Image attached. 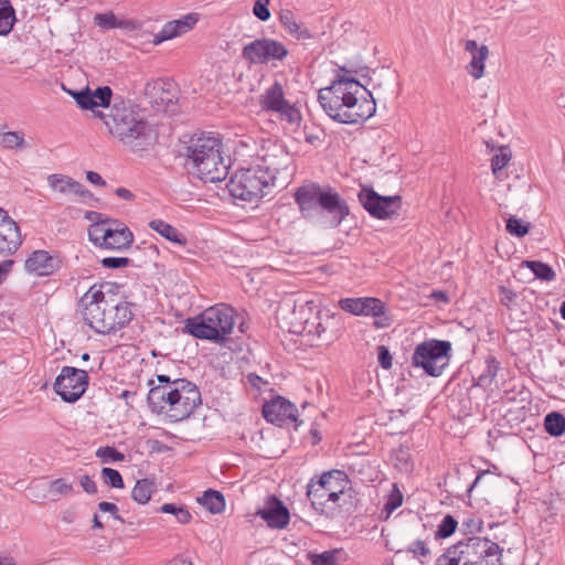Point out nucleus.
I'll return each instance as SVG.
<instances>
[{"mask_svg":"<svg viewBox=\"0 0 565 565\" xmlns=\"http://www.w3.org/2000/svg\"><path fill=\"white\" fill-rule=\"evenodd\" d=\"M78 107L88 109L99 117L108 132L134 151H141L153 145L157 135L143 118L122 99L111 105L113 90L109 86L90 90L88 87L70 92Z\"/></svg>","mask_w":565,"mask_h":565,"instance_id":"f257e3e1","label":"nucleus"},{"mask_svg":"<svg viewBox=\"0 0 565 565\" xmlns=\"http://www.w3.org/2000/svg\"><path fill=\"white\" fill-rule=\"evenodd\" d=\"M318 100L327 115L341 124H358L372 117L376 103L371 94L353 77L338 76L330 86L319 90Z\"/></svg>","mask_w":565,"mask_h":565,"instance_id":"f03ea898","label":"nucleus"},{"mask_svg":"<svg viewBox=\"0 0 565 565\" xmlns=\"http://www.w3.org/2000/svg\"><path fill=\"white\" fill-rule=\"evenodd\" d=\"M148 405L151 412L163 414L173 422L186 419L202 403L198 386L185 379L157 375L148 381Z\"/></svg>","mask_w":565,"mask_h":565,"instance_id":"7ed1b4c3","label":"nucleus"},{"mask_svg":"<svg viewBox=\"0 0 565 565\" xmlns=\"http://www.w3.org/2000/svg\"><path fill=\"white\" fill-rule=\"evenodd\" d=\"M78 306L85 323L102 334L115 332L132 319L130 305L120 301L107 285H93Z\"/></svg>","mask_w":565,"mask_h":565,"instance_id":"20e7f679","label":"nucleus"},{"mask_svg":"<svg viewBox=\"0 0 565 565\" xmlns=\"http://www.w3.org/2000/svg\"><path fill=\"white\" fill-rule=\"evenodd\" d=\"M188 171L203 182H220L226 179L230 158L224 154L222 140L212 135L193 136L185 151Z\"/></svg>","mask_w":565,"mask_h":565,"instance_id":"39448f33","label":"nucleus"},{"mask_svg":"<svg viewBox=\"0 0 565 565\" xmlns=\"http://www.w3.org/2000/svg\"><path fill=\"white\" fill-rule=\"evenodd\" d=\"M295 200L305 217H324L323 223L331 228L338 227L349 214L347 202L331 188L303 185L296 191Z\"/></svg>","mask_w":565,"mask_h":565,"instance_id":"423d86ee","label":"nucleus"},{"mask_svg":"<svg viewBox=\"0 0 565 565\" xmlns=\"http://www.w3.org/2000/svg\"><path fill=\"white\" fill-rule=\"evenodd\" d=\"M502 548L491 540L469 536L449 546L435 565H501Z\"/></svg>","mask_w":565,"mask_h":565,"instance_id":"0eeeda50","label":"nucleus"},{"mask_svg":"<svg viewBox=\"0 0 565 565\" xmlns=\"http://www.w3.org/2000/svg\"><path fill=\"white\" fill-rule=\"evenodd\" d=\"M235 326L232 307L220 303L205 309L200 316L188 320L186 329L198 339L224 342Z\"/></svg>","mask_w":565,"mask_h":565,"instance_id":"6e6552de","label":"nucleus"},{"mask_svg":"<svg viewBox=\"0 0 565 565\" xmlns=\"http://www.w3.org/2000/svg\"><path fill=\"white\" fill-rule=\"evenodd\" d=\"M285 319L288 331L307 338L310 345L327 340L320 310L313 301L296 300L292 310Z\"/></svg>","mask_w":565,"mask_h":565,"instance_id":"1a4fd4ad","label":"nucleus"},{"mask_svg":"<svg viewBox=\"0 0 565 565\" xmlns=\"http://www.w3.org/2000/svg\"><path fill=\"white\" fill-rule=\"evenodd\" d=\"M275 177L262 173L254 164L236 171L227 183L230 194L241 201L255 202L268 194L274 186Z\"/></svg>","mask_w":565,"mask_h":565,"instance_id":"9d476101","label":"nucleus"},{"mask_svg":"<svg viewBox=\"0 0 565 565\" xmlns=\"http://www.w3.org/2000/svg\"><path fill=\"white\" fill-rule=\"evenodd\" d=\"M290 162V154L281 143L266 140L257 150L253 164L262 170V173L267 172L270 177H275L274 186L282 189L289 183L291 177Z\"/></svg>","mask_w":565,"mask_h":565,"instance_id":"9b49d317","label":"nucleus"},{"mask_svg":"<svg viewBox=\"0 0 565 565\" xmlns=\"http://www.w3.org/2000/svg\"><path fill=\"white\" fill-rule=\"evenodd\" d=\"M349 484L350 480L343 471L331 470L324 472L317 481L310 480L307 486V495L317 511H323L329 502L340 505L341 495L344 494Z\"/></svg>","mask_w":565,"mask_h":565,"instance_id":"f8f14e48","label":"nucleus"},{"mask_svg":"<svg viewBox=\"0 0 565 565\" xmlns=\"http://www.w3.org/2000/svg\"><path fill=\"white\" fill-rule=\"evenodd\" d=\"M259 105L264 110L276 113L281 120L289 125H300L301 114L294 104L285 98V92L279 82H275L259 96Z\"/></svg>","mask_w":565,"mask_h":565,"instance_id":"ddd939ff","label":"nucleus"},{"mask_svg":"<svg viewBox=\"0 0 565 565\" xmlns=\"http://www.w3.org/2000/svg\"><path fill=\"white\" fill-rule=\"evenodd\" d=\"M88 375L86 371L63 366L54 382V391L64 402H76L86 391Z\"/></svg>","mask_w":565,"mask_h":565,"instance_id":"4468645a","label":"nucleus"},{"mask_svg":"<svg viewBox=\"0 0 565 565\" xmlns=\"http://www.w3.org/2000/svg\"><path fill=\"white\" fill-rule=\"evenodd\" d=\"M288 53L287 47L281 42L269 38L254 40L242 50L243 58L252 64L282 61Z\"/></svg>","mask_w":565,"mask_h":565,"instance_id":"2eb2a0df","label":"nucleus"},{"mask_svg":"<svg viewBox=\"0 0 565 565\" xmlns=\"http://www.w3.org/2000/svg\"><path fill=\"white\" fill-rule=\"evenodd\" d=\"M359 200L364 209L374 217L387 218L401 209V196H383L372 189L362 188Z\"/></svg>","mask_w":565,"mask_h":565,"instance_id":"dca6fc26","label":"nucleus"},{"mask_svg":"<svg viewBox=\"0 0 565 565\" xmlns=\"http://www.w3.org/2000/svg\"><path fill=\"white\" fill-rule=\"evenodd\" d=\"M451 343L446 340H426V375L439 376L449 365Z\"/></svg>","mask_w":565,"mask_h":565,"instance_id":"f3484780","label":"nucleus"},{"mask_svg":"<svg viewBox=\"0 0 565 565\" xmlns=\"http://www.w3.org/2000/svg\"><path fill=\"white\" fill-rule=\"evenodd\" d=\"M255 514L270 529H286L290 521L289 510L276 495L267 497L265 507L258 509Z\"/></svg>","mask_w":565,"mask_h":565,"instance_id":"a211bd4d","label":"nucleus"},{"mask_svg":"<svg viewBox=\"0 0 565 565\" xmlns=\"http://www.w3.org/2000/svg\"><path fill=\"white\" fill-rule=\"evenodd\" d=\"M47 184L54 192L63 194L72 200L86 202L92 199V193L85 186L68 175L53 173L47 177Z\"/></svg>","mask_w":565,"mask_h":565,"instance_id":"6ab92c4d","label":"nucleus"},{"mask_svg":"<svg viewBox=\"0 0 565 565\" xmlns=\"http://www.w3.org/2000/svg\"><path fill=\"white\" fill-rule=\"evenodd\" d=\"M263 416L268 422L297 423L299 413L294 403L282 396H276L263 405Z\"/></svg>","mask_w":565,"mask_h":565,"instance_id":"aec40b11","label":"nucleus"},{"mask_svg":"<svg viewBox=\"0 0 565 565\" xmlns=\"http://www.w3.org/2000/svg\"><path fill=\"white\" fill-rule=\"evenodd\" d=\"M22 239L17 223L0 207V254L10 255L18 250Z\"/></svg>","mask_w":565,"mask_h":565,"instance_id":"412c9836","label":"nucleus"},{"mask_svg":"<svg viewBox=\"0 0 565 565\" xmlns=\"http://www.w3.org/2000/svg\"><path fill=\"white\" fill-rule=\"evenodd\" d=\"M199 21L196 13H189L178 20L167 22L162 29L154 34L153 44H160L164 41L180 36L194 28Z\"/></svg>","mask_w":565,"mask_h":565,"instance_id":"4be33fe9","label":"nucleus"},{"mask_svg":"<svg viewBox=\"0 0 565 565\" xmlns=\"http://www.w3.org/2000/svg\"><path fill=\"white\" fill-rule=\"evenodd\" d=\"M24 267L36 276H49L58 268V262L46 250H35L25 260Z\"/></svg>","mask_w":565,"mask_h":565,"instance_id":"5701e85b","label":"nucleus"},{"mask_svg":"<svg viewBox=\"0 0 565 565\" xmlns=\"http://www.w3.org/2000/svg\"><path fill=\"white\" fill-rule=\"evenodd\" d=\"M362 315L374 318V327L377 329L387 328L392 323L387 306L380 299L373 297H362Z\"/></svg>","mask_w":565,"mask_h":565,"instance_id":"b1692460","label":"nucleus"},{"mask_svg":"<svg viewBox=\"0 0 565 565\" xmlns=\"http://www.w3.org/2000/svg\"><path fill=\"white\" fill-rule=\"evenodd\" d=\"M466 52L470 53L471 61L467 65L468 73L475 78L479 79L484 73V62L489 55L487 45H478L475 40H467L465 42Z\"/></svg>","mask_w":565,"mask_h":565,"instance_id":"393cba45","label":"nucleus"},{"mask_svg":"<svg viewBox=\"0 0 565 565\" xmlns=\"http://www.w3.org/2000/svg\"><path fill=\"white\" fill-rule=\"evenodd\" d=\"M134 241V235L130 230L117 220L111 221L109 227V238H106L105 248L108 249H126Z\"/></svg>","mask_w":565,"mask_h":565,"instance_id":"a878e982","label":"nucleus"},{"mask_svg":"<svg viewBox=\"0 0 565 565\" xmlns=\"http://www.w3.org/2000/svg\"><path fill=\"white\" fill-rule=\"evenodd\" d=\"M279 21L285 31L295 39L302 41L312 39L310 31L297 19L291 10H281Z\"/></svg>","mask_w":565,"mask_h":565,"instance_id":"bb28decb","label":"nucleus"},{"mask_svg":"<svg viewBox=\"0 0 565 565\" xmlns=\"http://www.w3.org/2000/svg\"><path fill=\"white\" fill-rule=\"evenodd\" d=\"M149 227L172 243H177L179 245L186 244L185 236L183 234H181L174 226L168 224L163 220L150 221Z\"/></svg>","mask_w":565,"mask_h":565,"instance_id":"cd10ccee","label":"nucleus"},{"mask_svg":"<svg viewBox=\"0 0 565 565\" xmlns=\"http://www.w3.org/2000/svg\"><path fill=\"white\" fill-rule=\"evenodd\" d=\"M210 513L217 514L225 509L224 495L216 490L209 489L203 492L202 497L198 499Z\"/></svg>","mask_w":565,"mask_h":565,"instance_id":"c85d7f7f","label":"nucleus"},{"mask_svg":"<svg viewBox=\"0 0 565 565\" xmlns=\"http://www.w3.org/2000/svg\"><path fill=\"white\" fill-rule=\"evenodd\" d=\"M113 220L96 221L88 228L89 241L100 247H105L106 238H109V227Z\"/></svg>","mask_w":565,"mask_h":565,"instance_id":"c756f323","label":"nucleus"},{"mask_svg":"<svg viewBox=\"0 0 565 565\" xmlns=\"http://www.w3.org/2000/svg\"><path fill=\"white\" fill-rule=\"evenodd\" d=\"M156 491V484L153 481L145 478L136 482L131 491V498L139 504H146L149 502L151 494Z\"/></svg>","mask_w":565,"mask_h":565,"instance_id":"7c9ffc66","label":"nucleus"},{"mask_svg":"<svg viewBox=\"0 0 565 565\" xmlns=\"http://www.w3.org/2000/svg\"><path fill=\"white\" fill-rule=\"evenodd\" d=\"M15 22V12L9 0H0V35H7Z\"/></svg>","mask_w":565,"mask_h":565,"instance_id":"2f4dec72","label":"nucleus"},{"mask_svg":"<svg viewBox=\"0 0 565 565\" xmlns=\"http://www.w3.org/2000/svg\"><path fill=\"white\" fill-rule=\"evenodd\" d=\"M499 369V361L492 355L487 356L486 370L478 376L477 385L481 387H489L493 383Z\"/></svg>","mask_w":565,"mask_h":565,"instance_id":"473e14b6","label":"nucleus"},{"mask_svg":"<svg viewBox=\"0 0 565 565\" xmlns=\"http://www.w3.org/2000/svg\"><path fill=\"white\" fill-rule=\"evenodd\" d=\"M524 265L531 269L534 276L544 281H553L556 278V273L547 264L539 260H526Z\"/></svg>","mask_w":565,"mask_h":565,"instance_id":"72a5a7b5","label":"nucleus"},{"mask_svg":"<svg viewBox=\"0 0 565 565\" xmlns=\"http://www.w3.org/2000/svg\"><path fill=\"white\" fill-rule=\"evenodd\" d=\"M457 526L458 521L452 515H445L435 532V539L440 540L451 536L457 530Z\"/></svg>","mask_w":565,"mask_h":565,"instance_id":"f704fd0d","label":"nucleus"},{"mask_svg":"<svg viewBox=\"0 0 565 565\" xmlns=\"http://www.w3.org/2000/svg\"><path fill=\"white\" fill-rule=\"evenodd\" d=\"M159 511L173 514L181 524H188L192 519L190 511L185 507H177L173 503H164L160 507Z\"/></svg>","mask_w":565,"mask_h":565,"instance_id":"c9c22d12","label":"nucleus"},{"mask_svg":"<svg viewBox=\"0 0 565 565\" xmlns=\"http://www.w3.org/2000/svg\"><path fill=\"white\" fill-rule=\"evenodd\" d=\"M0 146L6 149L24 147V135L20 131H8L0 135Z\"/></svg>","mask_w":565,"mask_h":565,"instance_id":"e433bc0d","label":"nucleus"},{"mask_svg":"<svg viewBox=\"0 0 565 565\" xmlns=\"http://www.w3.org/2000/svg\"><path fill=\"white\" fill-rule=\"evenodd\" d=\"M530 228V222H524L523 220L518 218L516 216H510L507 220L508 233L516 237H524L529 233Z\"/></svg>","mask_w":565,"mask_h":565,"instance_id":"4c0bfd02","label":"nucleus"},{"mask_svg":"<svg viewBox=\"0 0 565 565\" xmlns=\"http://www.w3.org/2000/svg\"><path fill=\"white\" fill-rule=\"evenodd\" d=\"M100 476L105 484L111 488L122 489L125 487L124 479L120 472L116 469L103 468L100 471Z\"/></svg>","mask_w":565,"mask_h":565,"instance_id":"58836bf2","label":"nucleus"},{"mask_svg":"<svg viewBox=\"0 0 565 565\" xmlns=\"http://www.w3.org/2000/svg\"><path fill=\"white\" fill-rule=\"evenodd\" d=\"M96 457L99 458L103 463L122 461L125 459L124 454L109 446L99 447L96 450Z\"/></svg>","mask_w":565,"mask_h":565,"instance_id":"ea45409f","label":"nucleus"},{"mask_svg":"<svg viewBox=\"0 0 565 565\" xmlns=\"http://www.w3.org/2000/svg\"><path fill=\"white\" fill-rule=\"evenodd\" d=\"M362 297L361 298H343L339 300V307L354 316H361L362 310Z\"/></svg>","mask_w":565,"mask_h":565,"instance_id":"a19ab883","label":"nucleus"},{"mask_svg":"<svg viewBox=\"0 0 565 565\" xmlns=\"http://www.w3.org/2000/svg\"><path fill=\"white\" fill-rule=\"evenodd\" d=\"M511 159V154L505 150L501 149L500 153H497L491 159V169L495 178H499L501 170L508 164Z\"/></svg>","mask_w":565,"mask_h":565,"instance_id":"79ce46f5","label":"nucleus"},{"mask_svg":"<svg viewBox=\"0 0 565 565\" xmlns=\"http://www.w3.org/2000/svg\"><path fill=\"white\" fill-rule=\"evenodd\" d=\"M49 491L53 495H68L73 492V486L64 479H56L50 483Z\"/></svg>","mask_w":565,"mask_h":565,"instance_id":"37998d69","label":"nucleus"},{"mask_svg":"<svg viewBox=\"0 0 565 565\" xmlns=\"http://www.w3.org/2000/svg\"><path fill=\"white\" fill-rule=\"evenodd\" d=\"M309 559L312 565H337L335 551H326L321 554H311Z\"/></svg>","mask_w":565,"mask_h":565,"instance_id":"c03bdc74","label":"nucleus"},{"mask_svg":"<svg viewBox=\"0 0 565 565\" xmlns=\"http://www.w3.org/2000/svg\"><path fill=\"white\" fill-rule=\"evenodd\" d=\"M482 527L483 521L478 516H469L461 522V531L463 533H480Z\"/></svg>","mask_w":565,"mask_h":565,"instance_id":"a18cd8bd","label":"nucleus"},{"mask_svg":"<svg viewBox=\"0 0 565 565\" xmlns=\"http://www.w3.org/2000/svg\"><path fill=\"white\" fill-rule=\"evenodd\" d=\"M403 503V494L396 488L391 492L387 498V501L384 505V511L390 515L393 511L399 508Z\"/></svg>","mask_w":565,"mask_h":565,"instance_id":"49530a36","label":"nucleus"},{"mask_svg":"<svg viewBox=\"0 0 565 565\" xmlns=\"http://www.w3.org/2000/svg\"><path fill=\"white\" fill-rule=\"evenodd\" d=\"M95 23L105 29H113L119 26L117 19L113 12L98 13L94 18Z\"/></svg>","mask_w":565,"mask_h":565,"instance_id":"de8ad7c7","label":"nucleus"},{"mask_svg":"<svg viewBox=\"0 0 565 565\" xmlns=\"http://www.w3.org/2000/svg\"><path fill=\"white\" fill-rule=\"evenodd\" d=\"M269 0H256L253 13L260 20L267 21L270 18V12L268 10Z\"/></svg>","mask_w":565,"mask_h":565,"instance_id":"09e8293b","label":"nucleus"},{"mask_svg":"<svg viewBox=\"0 0 565 565\" xmlns=\"http://www.w3.org/2000/svg\"><path fill=\"white\" fill-rule=\"evenodd\" d=\"M377 360L383 369L390 370L392 367L393 358L385 345L377 347Z\"/></svg>","mask_w":565,"mask_h":565,"instance_id":"8fccbe9b","label":"nucleus"},{"mask_svg":"<svg viewBox=\"0 0 565 565\" xmlns=\"http://www.w3.org/2000/svg\"><path fill=\"white\" fill-rule=\"evenodd\" d=\"M129 258L127 257H105L102 259V264L106 268H121L126 267L129 264Z\"/></svg>","mask_w":565,"mask_h":565,"instance_id":"3c124183","label":"nucleus"},{"mask_svg":"<svg viewBox=\"0 0 565 565\" xmlns=\"http://www.w3.org/2000/svg\"><path fill=\"white\" fill-rule=\"evenodd\" d=\"M499 296H500L501 303L505 307H510V305L516 298V294L504 286L499 287Z\"/></svg>","mask_w":565,"mask_h":565,"instance_id":"603ef678","label":"nucleus"},{"mask_svg":"<svg viewBox=\"0 0 565 565\" xmlns=\"http://www.w3.org/2000/svg\"><path fill=\"white\" fill-rule=\"evenodd\" d=\"M81 487L88 494H95L97 492V486L95 481L87 475H84L79 479Z\"/></svg>","mask_w":565,"mask_h":565,"instance_id":"864d4df0","label":"nucleus"},{"mask_svg":"<svg viewBox=\"0 0 565 565\" xmlns=\"http://www.w3.org/2000/svg\"><path fill=\"white\" fill-rule=\"evenodd\" d=\"M426 298H428L429 300L434 301L437 305H447L449 303L450 300L448 294L443 290H434L428 296H426Z\"/></svg>","mask_w":565,"mask_h":565,"instance_id":"5fc2aeb1","label":"nucleus"},{"mask_svg":"<svg viewBox=\"0 0 565 565\" xmlns=\"http://www.w3.org/2000/svg\"><path fill=\"white\" fill-rule=\"evenodd\" d=\"M98 509L102 512L110 513L116 520H121L118 515V507L115 503L103 501L98 503Z\"/></svg>","mask_w":565,"mask_h":565,"instance_id":"6e6d98bb","label":"nucleus"},{"mask_svg":"<svg viewBox=\"0 0 565 565\" xmlns=\"http://www.w3.org/2000/svg\"><path fill=\"white\" fill-rule=\"evenodd\" d=\"M413 365L424 367V342L417 344L413 354Z\"/></svg>","mask_w":565,"mask_h":565,"instance_id":"4d7b16f0","label":"nucleus"},{"mask_svg":"<svg viewBox=\"0 0 565 565\" xmlns=\"http://www.w3.org/2000/svg\"><path fill=\"white\" fill-rule=\"evenodd\" d=\"M543 424H565V416L558 412L548 413Z\"/></svg>","mask_w":565,"mask_h":565,"instance_id":"13d9d810","label":"nucleus"},{"mask_svg":"<svg viewBox=\"0 0 565 565\" xmlns=\"http://www.w3.org/2000/svg\"><path fill=\"white\" fill-rule=\"evenodd\" d=\"M247 382L255 388L260 390L262 385H265L266 382L255 373H249L247 376Z\"/></svg>","mask_w":565,"mask_h":565,"instance_id":"bf43d9fd","label":"nucleus"},{"mask_svg":"<svg viewBox=\"0 0 565 565\" xmlns=\"http://www.w3.org/2000/svg\"><path fill=\"white\" fill-rule=\"evenodd\" d=\"M86 179L95 184V185H105V181L104 179L102 178V175L97 172H94V171H88L86 173Z\"/></svg>","mask_w":565,"mask_h":565,"instance_id":"052dcab7","label":"nucleus"},{"mask_svg":"<svg viewBox=\"0 0 565 565\" xmlns=\"http://www.w3.org/2000/svg\"><path fill=\"white\" fill-rule=\"evenodd\" d=\"M544 431L553 437H558L565 434V426H543Z\"/></svg>","mask_w":565,"mask_h":565,"instance_id":"680f3d73","label":"nucleus"},{"mask_svg":"<svg viewBox=\"0 0 565 565\" xmlns=\"http://www.w3.org/2000/svg\"><path fill=\"white\" fill-rule=\"evenodd\" d=\"M115 192L122 200L132 201L135 199V194L126 188H118Z\"/></svg>","mask_w":565,"mask_h":565,"instance_id":"e2e57ef3","label":"nucleus"},{"mask_svg":"<svg viewBox=\"0 0 565 565\" xmlns=\"http://www.w3.org/2000/svg\"><path fill=\"white\" fill-rule=\"evenodd\" d=\"M408 550L415 555H424V541L417 540L409 546Z\"/></svg>","mask_w":565,"mask_h":565,"instance_id":"0e129e2a","label":"nucleus"},{"mask_svg":"<svg viewBox=\"0 0 565 565\" xmlns=\"http://www.w3.org/2000/svg\"><path fill=\"white\" fill-rule=\"evenodd\" d=\"M489 475H490V472H489V471H482V472H480V473L477 476V478L475 479L473 483L471 484V487H470V491H471L472 489H475V488H478V487L481 484V482L483 481V479H484L487 476H489Z\"/></svg>","mask_w":565,"mask_h":565,"instance_id":"69168bd1","label":"nucleus"},{"mask_svg":"<svg viewBox=\"0 0 565 565\" xmlns=\"http://www.w3.org/2000/svg\"><path fill=\"white\" fill-rule=\"evenodd\" d=\"M74 519H75V512L72 510H66L62 514V520L65 523H72L74 521Z\"/></svg>","mask_w":565,"mask_h":565,"instance_id":"338daca9","label":"nucleus"},{"mask_svg":"<svg viewBox=\"0 0 565 565\" xmlns=\"http://www.w3.org/2000/svg\"><path fill=\"white\" fill-rule=\"evenodd\" d=\"M152 90H163L164 89V82L162 79L156 81L152 86L147 85V94L149 93V89Z\"/></svg>","mask_w":565,"mask_h":565,"instance_id":"774afa93","label":"nucleus"}]
</instances>
